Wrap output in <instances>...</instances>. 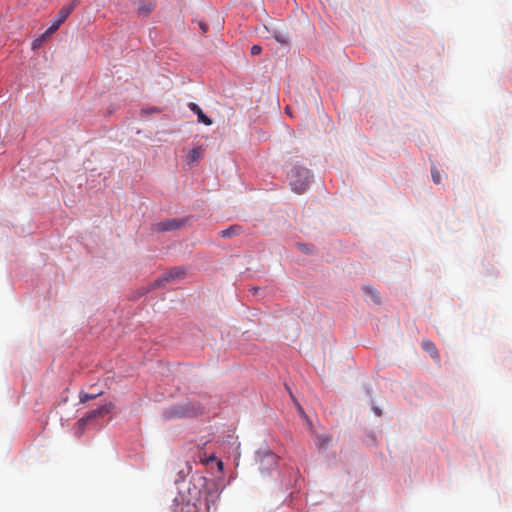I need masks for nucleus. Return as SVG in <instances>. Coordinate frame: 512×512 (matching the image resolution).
<instances>
[{
	"label": "nucleus",
	"mask_w": 512,
	"mask_h": 512,
	"mask_svg": "<svg viewBox=\"0 0 512 512\" xmlns=\"http://www.w3.org/2000/svg\"><path fill=\"white\" fill-rule=\"evenodd\" d=\"M180 226V223H178L176 220H167L158 223L156 229L158 231H172L178 229Z\"/></svg>",
	"instance_id": "1a4fd4ad"
},
{
	"label": "nucleus",
	"mask_w": 512,
	"mask_h": 512,
	"mask_svg": "<svg viewBox=\"0 0 512 512\" xmlns=\"http://www.w3.org/2000/svg\"><path fill=\"white\" fill-rule=\"evenodd\" d=\"M257 290H258V288H257V287H254V288H253L254 293H256V292H257Z\"/></svg>",
	"instance_id": "412c9836"
},
{
	"label": "nucleus",
	"mask_w": 512,
	"mask_h": 512,
	"mask_svg": "<svg viewBox=\"0 0 512 512\" xmlns=\"http://www.w3.org/2000/svg\"><path fill=\"white\" fill-rule=\"evenodd\" d=\"M261 51H262V47H261V46H259V45H253V46L251 47V54H252V55H258V54H260V53H261Z\"/></svg>",
	"instance_id": "a211bd4d"
},
{
	"label": "nucleus",
	"mask_w": 512,
	"mask_h": 512,
	"mask_svg": "<svg viewBox=\"0 0 512 512\" xmlns=\"http://www.w3.org/2000/svg\"><path fill=\"white\" fill-rule=\"evenodd\" d=\"M275 39L282 44H286L289 41L288 36L283 34H275Z\"/></svg>",
	"instance_id": "dca6fc26"
},
{
	"label": "nucleus",
	"mask_w": 512,
	"mask_h": 512,
	"mask_svg": "<svg viewBox=\"0 0 512 512\" xmlns=\"http://www.w3.org/2000/svg\"><path fill=\"white\" fill-rule=\"evenodd\" d=\"M39 45V40H35L32 44L33 48H36Z\"/></svg>",
	"instance_id": "aec40b11"
},
{
	"label": "nucleus",
	"mask_w": 512,
	"mask_h": 512,
	"mask_svg": "<svg viewBox=\"0 0 512 512\" xmlns=\"http://www.w3.org/2000/svg\"><path fill=\"white\" fill-rule=\"evenodd\" d=\"M422 348L424 351H426L427 353H429L431 355V357L435 360H439V353L437 351V348L436 346L434 345V343L428 339H424L422 341Z\"/></svg>",
	"instance_id": "6e6552de"
},
{
	"label": "nucleus",
	"mask_w": 512,
	"mask_h": 512,
	"mask_svg": "<svg viewBox=\"0 0 512 512\" xmlns=\"http://www.w3.org/2000/svg\"><path fill=\"white\" fill-rule=\"evenodd\" d=\"M189 109L194 112L197 117H198V121L209 126L212 124V120L204 114V112L202 111V109L200 108L199 105H197L196 103H189L188 105Z\"/></svg>",
	"instance_id": "0eeeda50"
},
{
	"label": "nucleus",
	"mask_w": 512,
	"mask_h": 512,
	"mask_svg": "<svg viewBox=\"0 0 512 512\" xmlns=\"http://www.w3.org/2000/svg\"><path fill=\"white\" fill-rule=\"evenodd\" d=\"M185 275V272L183 269L179 268V267H175L169 271H167L166 273L163 274V276L156 281L157 285H161L162 282H169L171 280H174V279H179V278H182L184 277Z\"/></svg>",
	"instance_id": "423d86ee"
},
{
	"label": "nucleus",
	"mask_w": 512,
	"mask_h": 512,
	"mask_svg": "<svg viewBox=\"0 0 512 512\" xmlns=\"http://www.w3.org/2000/svg\"><path fill=\"white\" fill-rule=\"evenodd\" d=\"M431 175H432L433 182L435 184H440L441 175H440L439 171L437 169L433 168L431 171Z\"/></svg>",
	"instance_id": "2eb2a0df"
},
{
	"label": "nucleus",
	"mask_w": 512,
	"mask_h": 512,
	"mask_svg": "<svg viewBox=\"0 0 512 512\" xmlns=\"http://www.w3.org/2000/svg\"><path fill=\"white\" fill-rule=\"evenodd\" d=\"M204 412L203 406L196 401H186L172 405L163 410V417L166 420L194 417Z\"/></svg>",
	"instance_id": "f03ea898"
},
{
	"label": "nucleus",
	"mask_w": 512,
	"mask_h": 512,
	"mask_svg": "<svg viewBox=\"0 0 512 512\" xmlns=\"http://www.w3.org/2000/svg\"><path fill=\"white\" fill-rule=\"evenodd\" d=\"M203 157V149L201 147H196L192 149L187 155V159L189 163H194L199 161Z\"/></svg>",
	"instance_id": "9b49d317"
},
{
	"label": "nucleus",
	"mask_w": 512,
	"mask_h": 512,
	"mask_svg": "<svg viewBox=\"0 0 512 512\" xmlns=\"http://www.w3.org/2000/svg\"><path fill=\"white\" fill-rule=\"evenodd\" d=\"M289 179L292 189L296 193L301 194L309 185L310 172L304 167L295 166L291 169Z\"/></svg>",
	"instance_id": "7ed1b4c3"
},
{
	"label": "nucleus",
	"mask_w": 512,
	"mask_h": 512,
	"mask_svg": "<svg viewBox=\"0 0 512 512\" xmlns=\"http://www.w3.org/2000/svg\"><path fill=\"white\" fill-rule=\"evenodd\" d=\"M76 6L77 2L73 1L69 5L62 7L61 10L58 12L57 16L55 17L53 24L48 28L45 34H49L56 31L59 28V26L69 17V15Z\"/></svg>",
	"instance_id": "39448f33"
},
{
	"label": "nucleus",
	"mask_w": 512,
	"mask_h": 512,
	"mask_svg": "<svg viewBox=\"0 0 512 512\" xmlns=\"http://www.w3.org/2000/svg\"><path fill=\"white\" fill-rule=\"evenodd\" d=\"M102 391H98V392H95V393H86V392H81L80 393V402L81 403H85L87 402L88 400H91V399H95L97 398L98 396L102 395Z\"/></svg>",
	"instance_id": "f8f14e48"
},
{
	"label": "nucleus",
	"mask_w": 512,
	"mask_h": 512,
	"mask_svg": "<svg viewBox=\"0 0 512 512\" xmlns=\"http://www.w3.org/2000/svg\"><path fill=\"white\" fill-rule=\"evenodd\" d=\"M206 479L198 477L197 481L188 487L187 495L181 494L175 498L176 512H210L215 499L207 491H202Z\"/></svg>",
	"instance_id": "f257e3e1"
},
{
	"label": "nucleus",
	"mask_w": 512,
	"mask_h": 512,
	"mask_svg": "<svg viewBox=\"0 0 512 512\" xmlns=\"http://www.w3.org/2000/svg\"><path fill=\"white\" fill-rule=\"evenodd\" d=\"M262 462H266L269 467L276 466L277 464V457L272 452L265 453Z\"/></svg>",
	"instance_id": "ddd939ff"
},
{
	"label": "nucleus",
	"mask_w": 512,
	"mask_h": 512,
	"mask_svg": "<svg viewBox=\"0 0 512 512\" xmlns=\"http://www.w3.org/2000/svg\"><path fill=\"white\" fill-rule=\"evenodd\" d=\"M113 408V405L111 403L104 404L94 410L89 411L85 416L80 418L78 420V428L80 430V433L83 431L87 423L95 418H98L100 416H103L105 414H108Z\"/></svg>",
	"instance_id": "20e7f679"
},
{
	"label": "nucleus",
	"mask_w": 512,
	"mask_h": 512,
	"mask_svg": "<svg viewBox=\"0 0 512 512\" xmlns=\"http://www.w3.org/2000/svg\"><path fill=\"white\" fill-rule=\"evenodd\" d=\"M241 232V227L239 225H232L227 229L220 231L219 235L222 238H230L232 236L238 235Z\"/></svg>",
	"instance_id": "9d476101"
},
{
	"label": "nucleus",
	"mask_w": 512,
	"mask_h": 512,
	"mask_svg": "<svg viewBox=\"0 0 512 512\" xmlns=\"http://www.w3.org/2000/svg\"><path fill=\"white\" fill-rule=\"evenodd\" d=\"M318 441H319V446L323 447V446L327 445L331 441V439L328 436H323V437H318Z\"/></svg>",
	"instance_id": "f3484780"
},
{
	"label": "nucleus",
	"mask_w": 512,
	"mask_h": 512,
	"mask_svg": "<svg viewBox=\"0 0 512 512\" xmlns=\"http://www.w3.org/2000/svg\"><path fill=\"white\" fill-rule=\"evenodd\" d=\"M364 291L367 295L370 296V298L372 299L373 302L375 303H380V296H379V293L373 289V288H370V287H365L364 288Z\"/></svg>",
	"instance_id": "4468645a"
},
{
	"label": "nucleus",
	"mask_w": 512,
	"mask_h": 512,
	"mask_svg": "<svg viewBox=\"0 0 512 512\" xmlns=\"http://www.w3.org/2000/svg\"><path fill=\"white\" fill-rule=\"evenodd\" d=\"M200 28H201V30H202L204 33H205V32H207V30H208L207 25H206V24H204V23H200Z\"/></svg>",
	"instance_id": "6ab92c4d"
}]
</instances>
